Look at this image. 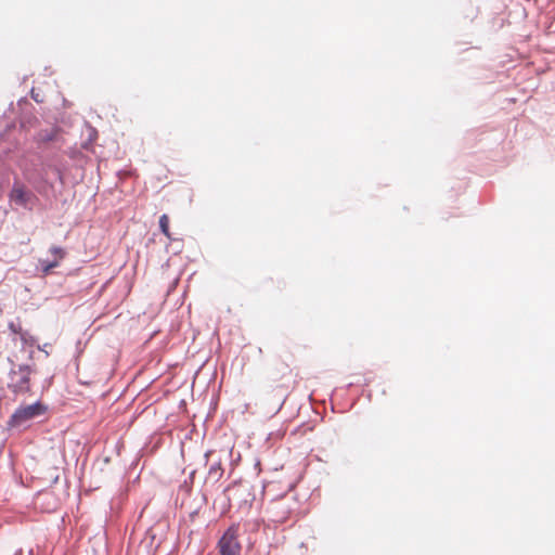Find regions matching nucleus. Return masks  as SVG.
I'll use <instances>...</instances> for the list:
<instances>
[{"label":"nucleus","mask_w":555,"mask_h":555,"mask_svg":"<svg viewBox=\"0 0 555 555\" xmlns=\"http://www.w3.org/2000/svg\"><path fill=\"white\" fill-rule=\"evenodd\" d=\"M293 370L287 364L275 367L271 372L269 383L266 389L268 400L274 399L278 408L284 404L291 389L293 388Z\"/></svg>","instance_id":"f257e3e1"},{"label":"nucleus","mask_w":555,"mask_h":555,"mask_svg":"<svg viewBox=\"0 0 555 555\" xmlns=\"http://www.w3.org/2000/svg\"><path fill=\"white\" fill-rule=\"evenodd\" d=\"M31 374L33 369L27 364H21L17 367L11 369L9 372L8 388L15 395L30 392Z\"/></svg>","instance_id":"f03ea898"},{"label":"nucleus","mask_w":555,"mask_h":555,"mask_svg":"<svg viewBox=\"0 0 555 555\" xmlns=\"http://www.w3.org/2000/svg\"><path fill=\"white\" fill-rule=\"evenodd\" d=\"M220 555H241L242 546L238 541V526L232 525L218 541Z\"/></svg>","instance_id":"7ed1b4c3"},{"label":"nucleus","mask_w":555,"mask_h":555,"mask_svg":"<svg viewBox=\"0 0 555 555\" xmlns=\"http://www.w3.org/2000/svg\"><path fill=\"white\" fill-rule=\"evenodd\" d=\"M9 198L15 205L31 210L38 203V197L21 182H14Z\"/></svg>","instance_id":"20e7f679"},{"label":"nucleus","mask_w":555,"mask_h":555,"mask_svg":"<svg viewBox=\"0 0 555 555\" xmlns=\"http://www.w3.org/2000/svg\"><path fill=\"white\" fill-rule=\"evenodd\" d=\"M46 410L47 408L40 402H36L34 404H29L26 406H21L11 416L10 424L12 426H20L29 420L42 415L46 412Z\"/></svg>","instance_id":"39448f33"},{"label":"nucleus","mask_w":555,"mask_h":555,"mask_svg":"<svg viewBox=\"0 0 555 555\" xmlns=\"http://www.w3.org/2000/svg\"><path fill=\"white\" fill-rule=\"evenodd\" d=\"M251 488L247 482L235 481L231 483L225 490L228 500L235 499L237 501L247 502L248 498L253 496Z\"/></svg>","instance_id":"423d86ee"},{"label":"nucleus","mask_w":555,"mask_h":555,"mask_svg":"<svg viewBox=\"0 0 555 555\" xmlns=\"http://www.w3.org/2000/svg\"><path fill=\"white\" fill-rule=\"evenodd\" d=\"M50 253L54 257L53 261L44 264L43 271L48 273L51 269L59 266L60 261L65 257V251L61 247L53 246L50 248Z\"/></svg>","instance_id":"0eeeda50"},{"label":"nucleus","mask_w":555,"mask_h":555,"mask_svg":"<svg viewBox=\"0 0 555 555\" xmlns=\"http://www.w3.org/2000/svg\"><path fill=\"white\" fill-rule=\"evenodd\" d=\"M223 475V468L221 466V462H217L210 465L208 469L207 478L217 482Z\"/></svg>","instance_id":"6e6552de"},{"label":"nucleus","mask_w":555,"mask_h":555,"mask_svg":"<svg viewBox=\"0 0 555 555\" xmlns=\"http://www.w3.org/2000/svg\"><path fill=\"white\" fill-rule=\"evenodd\" d=\"M159 229L162 233L168 238L172 240L170 230H169V217L168 215L164 214L159 218Z\"/></svg>","instance_id":"1a4fd4ad"},{"label":"nucleus","mask_w":555,"mask_h":555,"mask_svg":"<svg viewBox=\"0 0 555 555\" xmlns=\"http://www.w3.org/2000/svg\"><path fill=\"white\" fill-rule=\"evenodd\" d=\"M17 336L24 345L34 346L36 344L35 337L31 336L27 331L23 330Z\"/></svg>","instance_id":"9d476101"},{"label":"nucleus","mask_w":555,"mask_h":555,"mask_svg":"<svg viewBox=\"0 0 555 555\" xmlns=\"http://www.w3.org/2000/svg\"><path fill=\"white\" fill-rule=\"evenodd\" d=\"M9 330L11 331L13 337L12 339L15 340V336H17L22 331H23V327H22V324L21 322H10L9 323Z\"/></svg>","instance_id":"9b49d317"}]
</instances>
